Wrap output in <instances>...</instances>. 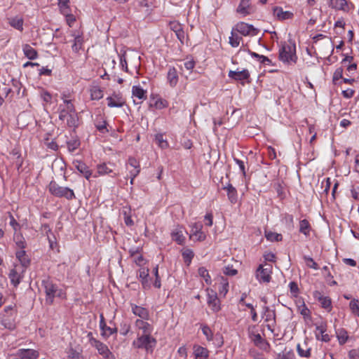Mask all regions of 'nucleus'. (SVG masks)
I'll list each match as a JSON object with an SVG mask.
<instances>
[{
	"label": "nucleus",
	"mask_w": 359,
	"mask_h": 359,
	"mask_svg": "<svg viewBox=\"0 0 359 359\" xmlns=\"http://www.w3.org/2000/svg\"><path fill=\"white\" fill-rule=\"evenodd\" d=\"M58 118L65 127L76 128L79 126V116L74 105H68L66 107H58Z\"/></svg>",
	"instance_id": "1"
},
{
	"label": "nucleus",
	"mask_w": 359,
	"mask_h": 359,
	"mask_svg": "<svg viewBox=\"0 0 359 359\" xmlns=\"http://www.w3.org/2000/svg\"><path fill=\"white\" fill-rule=\"evenodd\" d=\"M18 311L15 306H6L0 313V323L6 329L13 330L16 327Z\"/></svg>",
	"instance_id": "2"
},
{
	"label": "nucleus",
	"mask_w": 359,
	"mask_h": 359,
	"mask_svg": "<svg viewBox=\"0 0 359 359\" xmlns=\"http://www.w3.org/2000/svg\"><path fill=\"white\" fill-rule=\"evenodd\" d=\"M42 285L44 287L46 293V302L48 304H52L55 297L65 299L66 294L57 285L54 283L49 278L42 280Z\"/></svg>",
	"instance_id": "3"
},
{
	"label": "nucleus",
	"mask_w": 359,
	"mask_h": 359,
	"mask_svg": "<svg viewBox=\"0 0 359 359\" xmlns=\"http://www.w3.org/2000/svg\"><path fill=\"white\" fill-rule=\"evenodd\" d=\"M48 189L49 192L55 197L65 198L69 201L76 198L73 189L60 186L55 181L52 180L49 183Z\"/></svg>",
	"instance_id": "4"
},
{
	"label": "nucleus",
	"mask_w": 359,
	"mask_h": 359,
	"mask_svg": "<svg viewBox=\"0 0 359 359\" xmlns=\"http://www.w3.org/2000/svg\"><path fill=\"white\" fill-rule=\"evenodd\" d=\"M156 339L151 334L137 336L133 341V346L139 349H144L147 353H153L156 346Z\"/></svg>",
	"instance_id": "5"
},
{
	"label": "nucleus",
	"mask_w": 359,
	"mask_h": 359,
	"mask_svg": "<svg viewBox=\"0 0 359 359\" xmlns=\"http://www.w3.org/2000/svg\"><path fill=\"white\" fill-rule=\"evenodd\" d=\"M279 59L285 63H295L297 59L295 46L284 44L279 50Z\"/></svg>",
	"instance_id": "6"
},
{
	"label": "nucleus",
	"mask_w": 359,
	"mask_h": 359,
	"mask_svg": "<svg viewBox=\"0 0 359 359\" xmlns=\"http://www.w3.org/2000/svg\"><path fill=\"white\" fill-rule=\"evenodd\" d=\"M272 265L270 264H260L255 273L257 279L260 283H268L271 281Z\"/></svg>",
	"instance_id": "7"
},
{
	"label": "nucleus",
	"mask_w": 359,
	"mask_h": 359,
	"mask_svg": "<svg viewBox=\"0 0 359 359\" xmlns=\"http://www.w3.org/2000/svg\"><path fill=\"white\" fill-rule=\"evenodd\" d=\"M148 320H136L134 327L137 336L151 334L153 326L147 322Z\"/></svg>",
	"instance_id": "8"
},
{
	"label": "nucleus",
	"mask_w": 359,
	"mask_h": 359,
	"mask_svg": "<svg viewBox=\"0 0 359 359\" xmlns=\"http://www.w3.org/2000/svg\"><path fill=\"white\" fill-rule=\"evenodd\" d=\"M233 29L243 36H255L257 34V29L243 22L237 23Z\"/></svg>",
	"instance_id": "9"
},
{
	"label": "nucleus",
	"mask_w": 359,
	"mask_h": 359,
	"mask_svg": "<svg viewBox=\"0 0 359 359\" xmlns=\"http://www.w3.org/2000/svg\"><path fill=\"white\" fill-rule=\"evenodd\" d=\"M190 239L196 241H203L205 239L206 235L202 231L203 225L200 222H195L191 226Z\"/></svg>",
	"instance_id": "10"
},
{
	"label": "nucleus",
	"mask_w": 359,
	"mask_h": 359,
	"mask_svg": "<svg viewBox=\"0 0 359 359\" xmlns=\"http://www.w3.org/2000/svg\"><path fill=\"white\" fill-rule=\"evenodd\" d=\"M207 303L211 310L217 313L221 309L220 301L217 297V294L213 290H208V299Z\"/></svg>",
	"instance_id": "11"
},
{
	"label": "nucleus",
	"mask_w": 359,
	"mask_h": 359,
	"mask_svg": "<svg viewBox=\"0 0 359 359\" xmlns=\"http://www.w3.org/2000/svg\"><path fill=\"white\" fill-rule=\"evenodd\" d=\"M228 76L237 81H241L243 84V81L248 80L250 78L249 71L244 69L241 71H233L230 70L228 73Z\"/></svg>",
	"instance_id": "12"
},
{
	"label": "nucleus",
	"mask_w": 359,
	"mask_h": 359,
	"mask_svg": "<svg viewBox=\"0 0 359 359\" xmlns=\"http://www.w3.org/2000/svg\"><path fill=\"white\" fill-rule=\"evenodd\" d=\"M169 27L170 29L175 32L181 44H184L186 34L182 25L178 22L174 21L170 22Z\"/></svg>",
	"instance_id": "13"
},
{
	"label": "nucleus",
	"mask_w": 359,
	"mask_h": 359,
	"mask_svg": "<svg viewBox=\"0 0 359 359\" xmlns=\"http://www.w3.org/2000/svg\"><path fill=\"white\" fill-rule=\"evenodd\" d=\"M93 347H95L97 350L99 354L103 358L107 359H115L114 354L110 351L107 346L102 341L98 340Z\"/></svg>",
	"instance_id": "14"
},
{
	"label": "nucleus",
	"mask_w": 359,
	"mask_h": 359,
	"mask_svg": "<svg viewBox=\"0 0 359 359\" xmlns=\"http://www.w3.org/2000/svg\"><path fill=\"white\" fill-rule=\"evenodd\" d=\"M131 311L132 313L140 318L139 320H149V312L147 309L137 306L135 304H130Z\"/></svg>",
	"instance_id": "15"
},
{
	"label": "nucleus",
	"mask_w": 359,
	"mask_h": 359,
	"mask_svg": "<svg viewBox=\"0 0 359 359\" xmlns=\"http://www.w3.org/2000/svg\"><path fill=\"white\" fill-rule=\"evenodd\" d=\"M100 327L101 329V335L104 338H108L111 335H112L114 333L117 332V328L116 327H108L105 323L104 318L103 314H100Z\"/></svg>",
	"instance_id": "16"
},
{
	"label": "nucleus",
	"mask_w": 359,
	"mask_h": 359,
	"mask_svg": "<svg viewBox=\"0 0 359 359\" xmlns=\"http://www.w3.org/2000/svg\"><path fill=\"white\" fill-rule=\"evenodd\" d=\"M107 105L109 107H122L126 102L120 93H114L107 98Z\"/></svg>",
	"instance_id": "17"
},
{
	"label": "nucleus",
	"mask_w": 359,
	"mask_h": 359,
	"mask_svg": "<svg viewBox=\"0 0 359 359\" xmlns=\"http://www.w3.org/2000/svg\"><path fill=\"white\" fill-rule=\"evenodd\" d=\"M273 14L278 20L280 21L292 19L294 16L292 12L288 11H285L280 6L273 7Z\"/></svg>",
	"instance_id": "18"
},
{
	"label": "nucleus",
	"mask_w": 359,
	"mask_h": 359,
	"mask_svg": "<svg viewBox=\"0 0 359 359\" xmlns=\"http://www.w3.org/2000/svg\"><path fill=\"white\" fill-rule=\"evenodd\" d=\"M110 166H114L112 164H107L105 163L98 164L97 165V174L98 175H109L111 177H114L117 176L118 174L110 168Z\"/></svg>",
	"instance_id": "19"
},
{
	"label": "nucleus",
	"mask_w": 359,
	"mask_h": 359,
	"mask_svg": "<svg viewBox=\"0 0 359 359\" xmlns=\"http://www.w3.org/2000/svg\"><path fill=\"white\" fill-rule=\"evenodd\" d=\"M210 351L205 347L195 344L193 346V354L194 359H208Z\"/></svg>",
	"instance_id": "20"
},
{
	"label": "nucleus",
	"mask_w": 359,
	"mask_h": 359,
	"mask_svg": "<svg viewBox=\"0 0 359 359\" xmlns=\"http://www.w3.org/2000/svg\"><path fill=\"white\" fill-rule=\"evenodd\" d=\"M17 355L20 359H36L39 355V353L34 349L21 348L18 351Z\"/></svg>",
	"instance_id": "21"
},
{
	"label": "nucleus",
	"mask_w": 359,
	"mask_h": 359,
	"mask_svg": "<svg viewBox=\"0 0 359 359\" xmlns=\"http://www.w3.org/2000/svg\"><path fill=\"white\" fill-rule=\"evenodd\" d=\"M184 231V229L182 226H177L171 232L172 239L179 245H183L185 241Z\"/></svg>",
	"instance_id": "22"
},
{
	"label": "nucleus",
	"mask_w": 359,
	"mask_h": 359,
	"mask_svg": "<svg viewBox=\"0 0 359 359\" xmlns=\"http://www.w3.org/2000/svg\"><path fill=\"white\" fill-rule=\"evenodd\" d=\"M328 5L332 9L348 12L349 6L346 0H329Z\"/></svg>",
	"instance_id": "23"
},
{
	"label": "nucleus",
	"mask_w": 359,
	"mask_h": 359,
	"mask_svg": "<svg viewBox=\"0 0 359 359\" xmlns=\"http://www.w3.org/2000/svg\"><path fill=\"white\" fill-rule=\"evenodd\" d=\"M316 336L317 339L321 340L325 342L330 341V338L328 334L326 333V326L321 324L316 327Z\"/></svg>",
	"instance_id": "24"
},
{
	"label": "nucleus",
	"mask_w": 359,
	"mask_h": 359,
	"mask_svg": "<svg viewBox=\"0 0 359 359\" xmlns=\"http://www.w3.org/2000/svg\"><path fill=\"white\" fill-rule=\"evenodd\" d=\"M167 80L170 86L175 87L178 83L179 77L177 71L175 67H170L167 74Z\"/></svg>",
	"instance_id": "25"
},
{
	"label": "nucleus",
	"mask_w": 359,
	"mask_h": 359,
	"mask_svg": "<svg viewBox=\"0 0 359 359\" xmlns=\"http://www.w3.org/2000/svg\"><path fill=\"white\" fill-rule=\"evenodd\" d=\"M132 95L133 97L137 98L140 100V102H137V104L141 103L142 100L147 99V90H144L140 86H133L132 88Z\"/></svg>",
	"instance_id": "26"
},
{
	"label": "nucleus",
	"mask_w": 359,
	"mask_h": 359,
	"mask_svg": "<svg viewBox=\"0 0 359 359\" xmlns=\"http://www.w3.org/2000/svg\"><path fill=\"white\" fill-rule=\"evenodd\" d=\"M224 189L226 190L227 196L230 202L233 204L236 203L238 200V194L236 188L232 184H228L226 187H224Z\"/></svg>",
	"instance_id": "27"
},
{
	"label": "nucleus",
	"mask_w": 359,
	"mask_h": 359,
	"mask_svg": "<svg viewBox=\"0 0 359 359\" xmlns=\"http://www.w3.org/2000/svg\"><path fill=\"white\" fill-rule=\"evenodd\" d=\"M16 257L25 268L27 267L30 264V259L24 250L16 252Z\"/></svg>",
	"instance_id": "28"
},
{
	"label": "nucleus",
	"mask_w": 359,
	"mask_h": 359,
	"mask_svg": "<svg viewBox=\"0 0 359 359\" xmlns=\"http://www.w3.org/2000/svg\"><path fill=\"white\" fill-rule=\"evenodd\" d=\"M22 50L25 55L29 60H35L38 57L37 51L29 44H25Z\"/></svg>",
	"instance_id": "29"
},
{
	"label": "nucleus",
	"mask_w": 359,
	"mask_h": 359,
	"mask_svg": "<svg viewBox=\"0 0 359 359\" xmlns=\"http://www.w3.org/2000/svg\"><path fill=\"white\" fill-rule=\"evenodd\" d=\"M250 0H241L236 11L238 13L245 16L250 13Z\"/></svg>",
	"instance_id": "30"
},
{
	"label": "nucleus",
	"mask_w": 359,
	"mask_h": 359,
	"mask_svg": "<svg viewBox=\"0 0 359 359\" xmlns=\"http://www.w3.org/2000/svg\"><path fill=\"white\" fill-rule=\"evenodd\" d=\"M23 19L19 16H15L8 19L9 25L13 28L21 32L23 30Z\"/></svg>",
	"instance_id": "31"
},
{
	"label": "nucleus",
	"mask_w": 359,
	"mask_h": 359,
	"mask_svg": "<svg viewBox=\"0 0 359 359\" xmlns=\"http://www.w3.org/2000/svg\"><path fill=\"white\" fill-rule=\"evenodd\" d=\"M90 97L93 100H99L103 97V91L98 86H92L90 88Z\"/></svg>",
	"instance_id": "32"
},
{
	"label": "nucleus",
	"mask_w": 359,
	"mask_h": 359,
	"mask_svg": "<svg viewBox=\"0 0 359 359\" xmlns=\"http://www.w3.org/2000/svg\"><path fill=\"white\" fill-rule=\"evenodd\" d=\"M255 327H252L248 330V334L250 339L255 343V345L258 346L264 342V339L262 338L259 333L255 332Z\"/></svg>",
	"instance_id": "33"
},
{
	"label": "nucleus",
	"mask_w": 359,
	"mask_h": 359,
	"mask_svg": "<svg viewBox=\"0 0 359 359\" xmlns=\"http://www.w3.org/2000/svg\"><path fill=\"white\" fill-rule=\"evenodd\" d=\"M8 276L11 280V284L13 285L14 287H17L20 284L22 279V276L17 271V269L11 270Z\"/></svg>",
	"instance_id": "34"
},
{
	"label": "nucleus",
	"mask_w": 359,
	"mask_h": 359,
	"mask_svg": "<svg viewBox=\"0 0 359 359\" xmlns=\"http://www.w3.org/2000/svg\"><path fill=\"white\" fill-rule=\"evenodd\" d=\"M219 293L220 295L225 297L229 291V281L227 278L222 277L219 283Z\"/></svg>",
	"instance_id": "35"
},
{
	"label": "nucleus",
	"mask_w": 359,
	"mask_h": 359,
	"mask_svg": "<svg viewBox=\"0 0 359 359\" xmlns=\"http://www.w3.org/2000/svg\"><path fill=\"white\" fill-rule=\"evenodd\" d=\"M311 225L309 221L306 219H302L299 222V232L303 233L306 236L310 235Z\"/></svg>",
	"instance_id": "36"
},
{
	"label": "nucleus",
	"mask_w": 359,
	"mask_h": 359,
	"mask_svg": "<svg viewBox=\"0 0 359 359\" xmlns=\"http://www.w3.org/2000/svg\"><path fill=\"white\" fill-rule=\"evenodd\" d=\"M297 351L301 357L309 358L311 356V348H307V345L306 344H304V346L298 344L297 346Z\"/></svg>",
	"instance_id": "37"
},
{
	"label": "nucleus",
	"mask_w": 359,
	"mask_h": 359,
	"mask_svg": "<svg viewBox=\"0 0 359 359\" xmlns=\"http://www.w3.org/2000/svg\"><path fill=\"white\" fill-rule=\"evenodd\" d=\"M74 36V43L72 46V50L75 53H78L82 47L83 38L81 35H73Z\"/></svg>",
	"instance_id": "38"
},
{
	"label": "nucleus",
	"mask_w": 359,
	"mask_h": 359,
	"mask_svg": "<svg viewBox=\"0 0 359 359\" xmlns=\"http://www.w3.org/2000/svg\"><path fill=\"white\" fill-rule=\"evenodd\" d=\"M182 257L184 259V262L187 266H189V264L191 262V260L194 256V252L188 248H186L183 250L182 251Z\"/></svg>",
	"instance_id": "39"
},
{
	"label": "nucleus",
	"mask_w": 359,
	"mask_h": 359,
	"mask_svg": "<svg viewBox=\"0 0 359 359\" xmlns=\"http://www.w3.org/2000/svg\"><path fill=\"white\" fill-rule=\"evenodd\" d=\"M242 39L241 36L238 35V34L234 32V29H233L231 32V36L229 37V43L232 47H238L240 44V41Z\"/></svg>",
	"instance_id": "40"
},
{
	"label": "nucleus",
	"mask_w": 359,
	"mask_h": 359,
	"mask_svg": "<svg viewBox=\"0 0 359 359\" xmlns=\"http://www.w3.org/2000/svg\"><path fill=\"white\" fill-rule=\"evenodd\" d=\"M337 337L340 344H344L348 337L347 332L344 329L339 330L337 332Z\"/></svg>",
	"instance_id": "41"
},
{
	"label": "nucleus",
	"mask_w": 359,
	"mask_h": 359,
	"mask_svg": "<svg viewBox=\"0 0 359 359\" xmlns=\"http://www.w3.org/2000/svg\"><path fill=\"white\" fill-rule=\"evenodd\" d=\"M349 308L353 314L359 317V300L353 299L349 303Z\"/></svg>",
	"instance_id": "42"
},
{
	"label": "nucleus",
	"mask_w": 359,
	"mask_h": 359,
	"mask_svg": "<svg viewBox=\"0 0 359 359\" xmlns=\"http://www.w3.org/2000/svg\"><path fill=\"white\" fill-rule=\"evenodd\" d=\"M198 273L201 277L204 278L207 284L211 283V279L208 271L205 267H200L198 269Z\"/></svg>",
	"instance_id": "43"
},
{
	"label": "nucleus",
	"mask_w": 359,
	"mask_h": 359,
	"mask_svg": "<svg viewBox=\"0 0 359 359\" xmlns=\"http://www.w3.org/2000/svg\"><path fill=\"white\" fill-rule=\"evenodd\" d=\"M266 238L270 241H280L283 239V236L280 233L269 231L266 232Z\"/></svg>",
	"instance_id": "44"
},
{
	"label": "nucleus",
	"mask_w": 359,
	"mask_h": 359,
	"mask_svg": "<svg viewBox=\"0 0 359 359\" xmlns=\"http://www.w3.org/2000/svg\"><path fill=\"white\" fill-rule=\"evenodd\" d=\"M61 100H62V103L60 104L59 107H66L67 106L69 105H74L72 103V100L70 98V95L67 94L66 93H62L61 94Z\"/></svg>",
	"instance_id": "45"
},
{
	"label": "nucleus",
	"mask_w": 359,
	"mask_h": 359,
	"mask_svg": "<svg viewBox=\"0 0 359 359\" xmlns=\"http://www.w3.org/2000/svg\"><path fill=\"white\" fill-rule=\"evenodd\" d=\"M303 259L306 262V264L308 267L309 268H311V269H313L315 270H317L318 269V264L313 260V258L309 257V256H306V255H304L303 257Z\"/></svg>",
	"instance_id": "46"
},
{
	"label": "nucleus",
	"mask_w": 359,
	"mask_h": 359,
	"mask_svg": "<svg viewBox=\"0 0 359 359\" xmlns=\"http://www.w3.org/2000/svg\"><path fill=\"white\" fill-rule=\"evenodd\" d=\"M155 140L161 148L165 149L168 147V143L165 140H164L163 135L157 134Z\"/></svg>",
	"instance_id": "47"
},
{
	"label": "nucleus",
	"mask_w": 359,
	"mask_h": 359,
	"mask_svg": "<svg viewBox=\"0 0 359 359\" xmlns=\"http://www.w3.org/2000/svg\"><path fill=\"white\" fill-rule=\"evenodd\" d=\"M203 334L205 336L208 341L212 340L213 333L208 325H203L201 327Z\"/></svg>",
	"instance_id": "48"
},
{
	"label": "nucleus",
	"mask_w": 359,
	"mask_h": 359,
	"mask_svg": "<svg viewBox=\"0 0 359 359\" xmlns=\"http://www.w3.org/2000/svg\"><path fill=\"white\" fill-rule=\"evenodd\" d=\"M107 123L106 121L103 120L102 121H97L95 123L96 128L102 133H105L108 132L107 128Z\"/></svg>",
	"instance_id": "49"
},
{
	"label": "nucleus",
	"mask_w": 359,
	"mask_h": 359,
	"mask_svg": "<svg viewBox=\"0 0 359 359\" xmlns=\"http://www.w3.org/2000/svg\"><path fill=\"white\" fill-rule=\"evenodd\" d=\"M265 321L266 322H270V321H273V323L275 322V317H276V315H275V313L274 311H270L269 307H265Z\"/></svg>",
	"instance_id": "50"
},
{
	"label": "nucleus",
	"mask_w": 359,
	"mask_h": 359,
	"mask_svg": "<svg viewBox=\"0 0 359 359\" xmlns=\"http://www.w3.org/2000/svg\"><path fill=\"white\" fill-rule=\"evenodd\" d=\"M343 79V69L341 67L337 68L333 74L332 81L334 84L337 83V81Z\"/></svg>",
	"instance_id": "51"
},
{
	"label": "nucleus",
	"mask_w": 359,
	"mask_h": 359,
	"mask_svg": "<svg viewBox=\"0 0 359 359\" xmlns=\"http://www.w3.org/2000/svg\"><path fill=\"white\" fill-rule=\"evenodd\" d=\"M319 302H320L323 308L326 309L331 308V300L330 298L327 297H320L319 298Z\"/></svg>",
	"instance_id": "52"
},
{
	"label": "nucleus",
	"mask_w": 359,
	"mask_h": 359,
	"mask_svg": "<svg viewBox=\"0 0 359 359\" xmlns=\"http://www.w3.org/2000/svg\"><path fill=\"white\" fill-rule=\"evenodd\" d=\"M196 62L191 57H187V60L184 63V67L189 71L192 70L194 68Z\"/></svg>",
	"instance_id": "53"
},
{
	"label": "nucleus",
	"mask_w": 359,
	"mask_h": 359,
	"mask_svg": "<svg viewBox=\"0 0 359 359\" xmlns=\"http://www.w3.org/2000/svg\"><path fill=\"white\" fill-rule=\"evenodd\" d=\"M80 145V142L79 140H70L67 142V147L69 151H74L76 150Z\"/></svg>",
	"instance_id": "54"
},
{
	"label": "nucleus",
	"mask_w": 359,
	"mask_h": 359,
	"mask_svg": "<svg viewBox=\"0 0 359 359\" xmlns=\"http://www.w3.org/2000/svg\"><path fill=\"white\" fill-rule=\"evenodd\" d=\"M9 218H10L9 224L13 228L14 231L16 232L17 231H18L20 229V226L19 223L15 219V218L13 216V215L10 214L9 215Z\"/></svg>",
	"instance_id": "55"
},
{
	"label": "nucleus",
	"mask_w": 359,
	"mask_h": 359,
	"mask_svg": "<svg viewBox=\"0 0 359 359\" xmlns=\"http://www.w3.org/2000/svg\"><path fill=\"white\" fill-rule=\"evenodd\" d=\"M74 165L78 171H79V172L81 174H83V172L88 168V167L84 163L79 161L74 162Z\"/></svg>",
	"instance_id": "56"
},
{
	"label": "nucleus",
	"mask_w": 359,
	"mask_h": 359,
	"mask_svg": "<svg viewBox=\"0 0 359 359\" xmlns=\"http://www.w3.org/2000/svg\"><path fill=\"white\" fill-rule=\"evenodd\" d=\"M156 108L161 109L166 108L168 105V102L165 100L163 99H158L154 104Z\"/></svg>",
	"instance_id": "57"
},
{
	"label": "nucleus",
	"mask_w": 359,
	"mask_h": 359,
	"mask_svg": "<svg viewBox=\"0 0 359 359\" xmlns=\"http://www.w3.org/2000/svg\"><path fill=\"white\" fill-rule=\"evenodd\" d=\"M290 292L294 297H297L299 293V287L297 283L292 281L289 283Z\"/></svg>",
	"instance_id": "58"
},
{
	"label": "nucleus",
	"mask_w": 359,
	"mask_h": 359,
	"mask_svg": "<svg viewBox=\"0 0 359 359\" xmlns=\"http://www.w3.org/2000/svg\"><path fill=\"white\" fill-rule=\"evenodd\" d=\"M130 326L126 323H121L120 332L122 335L126 336L130 331Z\"/></svg>",
	"instance_id": "59"
},
{
	"label": "nucleus",
	"mask_w": 359,
	"mask_h": 359,
	"mask_svg": "<svg viewBox=\"0 0 359 359\" xmlns=\"http://www.w3.org/2000/svg\"><path fill=\"white\" fill-rule=\"evenodd\" d=\"M149 272V270L148 268H145V267L140 268L139 270V275H138L139 278L142 279V278H148Z\"/></svg>",
	"instance_id": "60"
},
{
	"label": "nucleus",
	"mask_w": 359,
	"mask_h": 359,
	"mask_svg": "<svg viewBox=\"0 0 359 359\" xmlns=\"http://www.w3.org/2000/svg\"><path fill=\"white\" fill-rule=\"evenodd\" d=\"M357 69V65L355 63L350 64L347 66L346 70L348 72L347 76H351L355 74Z\"/></svg>",
	"instance_id": "61"
},
{
	"label": "nucleus",
	"mask_w": 359,
	"mask_h": 359,
	"mask_svg": "<svg viewBox=\"0 0 359 359\" xmlns=\"http://www.w3.org/2000/svg\"><path fill=\"white\" fill-rule=\"evenodd\" d=\"M41 99L46 102H50L52 96L48 91L43 90L41 93Z\"/></svg>",
	"instance_id": "62"
},
{
	"label": "nucleus",
	"mask_w": 359,
	"mask_h": 359,
	"mask_svg": "<svg viewBox=\"0 0 359 359\" xmlns=\"http://www.w3.org/2000/svg\"><path fill=\"white\" fill-rule=\"evenodd\" d=\"M348 356L350 359H359V348L351 350Z\"/></svg>",
	"instance_id": "63"
},
{
	"label": "nucleus",
	"mask_w": 359,
	"mask_h": 359,
	"mask_svg": "<svg viewBox=\"0 0 359 359\" xmlns=\"http://www.w3.org/2000/svg\"><path fill=\"white\" fill-rule=\"evenodd\" d=\"M279 358L281 359H294L295 357L294 353L292 351H289L287 352H284L282 356L279 355Z\"/></svg>",
	"instance_id": "64"
}]
</instances>
